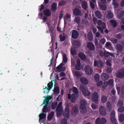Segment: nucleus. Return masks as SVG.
<instances>
[{"label":"nucleus","instance_id":"obj_1","mask_svg":"<svg viewBox=\"0 0 124 124\" xmlns=\"http://www.w3.org/2000/svg\"><path fill=\"white\" fill-rule=\"evenodd\" d=\"M80 112L83 113H85L87 111V109L85 105L87 104V102L84 99H82L80 101Z\"/></svg>","mask_w":124,"mask_h":124},{"label":"nucleus","instance_id":"obj_2","mask_svg":"<svg viewBox=\"0 0 124 124\" xmlns=\"http://www.w3.org/2000/svg\"><path fill=\"white\" fill-rule=\"evenodd\" d=\"M80 89L83 94L85 96H88L90 95V93L85 86H84L83 85H80Z\"/></svg>","mask_w":124,"mask_h":124},{"label":"nucleus","instance_id":"obj_3","mask_svg":"<svg viewBox=\"0 0 124 124\" xmlns=\"http://www.w3.org/2000/svg\"><path fill=\"white\" fill-rule=\"evenodd\" d=\"M99 98V95L97 92H94L92 95V101L97 103H98V100Z\"/></svg>","mask_w":124,"mask_h":124},{"label":"nucleus","instance_id":"obj_4","mask_svg":"<svg viewBox=\"0 0 124 124\" xmlns=\"http://www.w3.org/2000/svg\"><path fill=\"white\" fill-rule=\"evenodd\" d=\"M62 102H60L59 104L56 109L57 111V116L58 117L60 116L62 114L63 111V108L62 106Z\"/></svg>","mask_w":124,"mask_h":124},{"label":"nucleus","instance_id":"obj_5","mask_svg":"<svg viewBox=\"0 0 124 124\" xmlns=\"http://www.w3.org/2000/svg\"><path fill=\"white\" fill-rule=\"evenodd\" d=\"M53 85V84L51 82H50L47 84V87L46 86L45 88L43 89L44 90V93H48L49 91L51 89Z\"/></svg>","mask_w":124,"mask_h":124},{"label":"nucleus","instance_id":"obj_6","mask_svg":"<svg viewBox=\"0 0 124 124\" xmlns=\"http://www.w3.org/2000/svg\"><path fill=\"white\" fill-rule=\"evenodd\" d=\"M99 112L100 115L102 116H104L106 114L105 108L102 105H101L100 107Z\"/></svg>","mask_w":124,"mask_h":124},{"label":"nucleus","instance_id":"obj_7","mask_svg":"<svg viewBox=\"0 0 124 124\" xmlns=\"http://www.w3.org/2000/svg\"><path fill=\"white\" fill-rule=\"evenodd\" d=\"M85 70L86 73L88 75L92 74L93 70L91 68L89 65H86L85 68Z\"/></svg>","mask_w":124,"mask_h":124},{"label":"nucleus","instance_id":"obj_8","mask_svg":"<svg viewBox=\"0 0 124 124\" xmlns=\"http://www.w3.org/2000/svg\"><path fill=\"white\" fill-rule=\"evenodd\" d=\"M78 112V107L76 106L72 108L71 110V113L74 116L77 115Z\"/></svg>","mask_w":124,"mask_h":124},{"label":"nucleus","instance_id":"obj_9","mask_svg":"<svg viewBox=\"0 0 124 124\" xmlns=\"http://www.w3.org/2000/svg\"><path fill=\"white\" fill-rule=\"evenodd\" d=\"M94 65L95 66L102 68L103 66V63L101 61H99L98 62L95 61L94 62Z\"/></svg>","mask_w":124,"mask_h":124},{"label":"nucleus","instance_id":"obj_10","mask_svg":"<svg viewBox=\"0 0 124 124\" xmlns=\"http://www.w3.org/2000/svg\"><path fill=\"white\" fill-rule=\"evenodd\" d=\"M117 77L119 78L124 77V69H121L118 72L117 74Z\"/></svg>","mask_w":124,"mask_h":124},{"label":"nucleus","instance_id":"obj_11","mask_svg":"<svg viewBox=\"0 0 124 124\" xmlns=\"http://www.w3.org/2000/svg\"><path fill=\"white\" fill-rule=\"evenodd\" d=\"M72 34V37L74 39H76L77 38L78 35V33L76 30H74L71 31L70 32Z\"/></svg>","mask_w":124,"mask_h":124},{"label":"nucleus","instance_id":"obj_12","mask_svg":"<svg viewBox=\"0 0 124 124\" xmlns=\"http://www.w3.org/2000/svg\"><path fill=\"white\" fill-rule=\"evenodd\" d=\"M44 97L46 99L44 100L43 104H46V105L48 104L49 100H51L52 98V96L48 95L47 96V97L46 98L45 96H44Z\"/></svg>","mask_w":124,"mask_h":124},{"label":"nucleus","instance_id":"obj_13","mask_svg":"<svg viewBox=\"0 0 124 124\" xmlns=\"http://www.w3.org/2000/svg\"><path fill=\"white\" fill-rule=\"evenodd\" d=\"M87 46L90 50H93L95 49V46L91 42H88L87 44Z\"/></svg>","mask_w":124,"mask_h":124},{"label":"nucleus","instance_id":"obj_14","mask_svg":"<svg viewBox=\"0 0 124 124\" xmlns=\"http://www.w3.org/2000/svg\"><path fill=\"white\" fill-rule=\"evenodd\" d=\"M73 12L74 15L76 16H81L83 15L81 10L79 9L76 8L74 9L73 11Z\"/></svg>","mask_w":124,"mask_h":124},{"label":"nucleus","instance_id":"obj_15","mask_svg":"<svg viewBox=\"0 0 124 124\" xmlns=\"http://www.w3.org/2000/svg\"><path fill=\"white\" fill-rule=\"evenodd\" d=\"M69 109L68 107H66L65 111H64L63 115L64 117L68 118L69 113Z\"/></svg>","mask_w":124,"mask_h":124},{"label":"nucleus","instance_id":"obj_16","mask_svg":"<svg viewBox=\"0 0 124 124\" xmlns=\"http://www.w3.org/2000/svg\"><path fill=\"white\" fill-rule=\"evenodd\" d=\"M113 16V13L110 11L109 10L107 11L106 15V18L108 19H110L112 18Z\"/></svg>","mask_w":124,"mask_h":124},{"label":"nucleus","instance_id":"obj_17","mask_svg":"<svg viewBox=\"0 0 124 124\" xmlns=\"http://www.w3.org/2000/svg\"><path fill=\"white\" fill-rule=\"evenodd\" d=\"M68 96L69 99H70L71 98V101L72 102H73L75 101L76 99V95L73 94L71 96L70 95L68 94Z\"/></svg>","mask_w":124,"mask_h":124},{"label":"nucleus","instance_id":"obj_18","mask_svg":"<svg viewBox=\"0 0 124 124\" xmlns=\"http://www.w3.org/2000/svg\"><path fill=\"white\" fill-rule=\"evenodd\" d=\"M62 64L61 63L59 66L57 67V71L59 72H61V71H64L65 69V67L62 66Z\"/></svg>","mask_w":124,"mask_h":124},{"label":"nucleus","instance_id":"obj_19","mask_svg":"<svg viewBox=\"0 0 124 124\" xmlns=\"http://www.w3.org/2000/svg\"><path fill=\"white\" fill-rule=\"evenodd\" d=\"M117 90L118 94L120 93L121 92L123 94H124V87H123L121 89H121L120 87H116Z\"/></svg>","mask_w":124,"mask_h":124},{"label":"nucleus","instance_id":"obj_20","mask_svg":"<svg viewBox=\"0 0 124 124\" xmlns=\"http://www.w3.org/2000/svg\"><path fill=\"white\" fill-rule=\"evenodd\" d=\"M44 13L45 15L47 16H50L51 14L50 11L48 9H47L45 10L44 11Z\"/></svg>","mask_w":124,"mask_h":124},{"label":"nucleus","instance_id":"obj_21","mask_svg":"<svg viewBox=\"0 0 124 124\" xmlns=\"http://www.w3.org/2000/svg\"><path fill=\"white\" fill-rule=\"evenodd\" d=\"M111 108L110 103L109 101L107 102L106 103V109L107 111H110Z\"/></svg>","mask_w":124,"mask_h":124},{"label":"nucleus","instance_id":"obj_22","mask_svg":"<svg viewBox=\"0 0 124 124\" xmlns=\"http://www.w3.org/2000/svg\"><path fill=\"white\" fill-rule=\"evenodd\" d=\"M80 80L82 83L85 84L86 85L88 83L87 80L85 78L83 77L81 78Z\"/></svg>","mask_w":124,"mask_h":124},{"label":"nucleus","instance_id":"obj_23","mask_svg":"<svg viewBox=\"0 0 124 124\" xmlns=\"http://www.w3.org/2000/svg\"><path fill=\"white\" fill-rule=\"evenodd\" d=\"M77 63L76 66V69L77 70H78L80 69L81 65L80 60L79 59H78L77 60Z\"/></svg>","mask_w":124,"mask_h":124},{"label":"nucleus","instance_id":"obj_24","mask_svg":"<svg viewBox=\"0 0 124 124\" xmlns=\"http://www.w3.org/2000/svg\"><path fill=\"white\" fill-rule=\"evenodd\" d=\"M39 121L40 122L41 119H44L46 117V115L45 114L42 113L39 114Z\"/></svg>","mask_w":124,"mask_h":124},{"label":"nucleus","instance_id":"obj_25","mask_svg":"<svg viewBox=\"0 0 124 124\" xmlns=\"http://www.w3.org/2000/svg\"><path fill=\"white\" fill-rule=\"evenodd\" d=\"M99 5L100 8L102 10H105L106 9V7L104 3L101 4L100 2H99Z\"/></svg>","mask_w":124,"mask_h":124},{"label":"nucleus","instance_id":"obj_26","mask_svg":"<svg viewBox=\"0 0 124 124\" xmlns=\"http://www.w3.org/2000/svg\"><path fill=\"white\" fill-rule=\"evenodd\" d=\"M101 78L102 80H103L105 81L108 79V76L107 74L104 73L102 74L101 75Z\"/></svg>","mask_w":124,"mask_h":124},{"label":"nucleus","instance_id":"obj_27","mask_svg":"<svg viewBox=\"0 0 124 124\" xmlns=\"http://www.w3.org/2000/svg\"><path fill=\"white\" fill-rule=\"evenodd\" d=\"M47 24L48 26V27L49 28V31L51 32L53 31L54 28V26L51 25L50 22H48L47 23Z\"/></svg>","mask_w":124,"mask_h":124},{"label":"nucleus","instance_id":"obj_28","mask_svg":"<svg viewBox=\"0 0 124 124\" xmlns=\"http://www.w3.org/2000/svg\"><path fill=\"white\" fill-rule=\"evenodd\" d=\"M82 6L83 9H86L87 8V5L86 1H84L82 2Z\"/></svg>","mask_w":124,"mask_h":124},{"label":"nucleus","instance_id":"obj_29","mask_svg":"<svg viewBox=\"0 0 124 124\" xmlns=\"http://www.w3.org/2000/svg\"><path fill=\"white\" fill-rule=\"evenodd\" d=\"M124 14V11L123 10H121L119 13L118 14L117 16V17L119 19L120 18L123 16Z\"/></svg>","mask_w":124,"mask_h":124},{"label":"nucleus","instance_id":"obj_30","mask_svg":"<svg viewBox=\"0 0 124 124\" xmlns=\"http://www.w3.org/2000/svg\"><path fill=\"white\" fill-rule=\"evenodd\" d=\"M79 57L82 59L84 60L86 58V56L83 54L82 53H80L78 54Z\"/></svg>","mask_w":124,"mask_h":124},{"label":"nucleus","instance_id":"obj_31","mask_svg":"<svg viewBox=\"0 0 124 124\" xmlns=\"http://www.w3.org/2000/svg\"><path fill=\"white\" fill-rule=\"evenodd\" d=\"M107 100V98L105 96L103 95L101 97V101L102 103H105L106 102Z\"/></svg>","mask_w":124,"mask_h":124},{"label":"nucleus","instance_id":"obj_32","mask_svg":"<svg viewBox=\"0 0 124 124\" xmlns=\"http://www.w3.org/2000/svg\"><path fill=\"white\" fill-rule=\"evenodd\" d=\"M119 119L120 122H123L124 121V115L122 114H121L119 116Z\"/></svg>","mask_w":124,"mask_h":124},{"label":"nucleus","instance_id":"obj_33","mask_svg":"<svg viewBox=\"0 0 124 124\" xmlns=\"http://www.w3.org/2000/svg\"><path fill=\"white\" fill-rule=\"evenodd\" d=\"M95 14L96 16L99 18H101L102 16L101 14V12L99 11H97L95 13Z\"/></svg>","mask_w":124,"mask_h":124},{"label":"nucleus","instance_id":"obj_34","mask_svg":"<svg viewBox=\"0 0 124 124\" xmlns=\"http://www.w3.org/2000/svg\"><path fill=\"white\" fill-rule=\"evenodd\" d=\"M57 4L55 3H54L51 6V9L52 11H54L56 9L57 7Z\"/></svg>","mask_w":124,"mask_h":124},{"label":"nucleus","instance_id":"obj_35","mask_svg":"<svg viewBox=\"0 0 124 124\" xmlns=\"http://www.w3.org/2000/svg\"><path fill=\"white\" fill-rule=\"evenodd\" d=\"M54 115L53 112H52L47 117L48 119L49 120H51L53 118Z\"/></svg>","mask_w":124,"mask_h":124},{"label":"nucleus","instance_id":"obj_36","mask_svg":"<svg viewBox=\"0 0 124 124\" xmlns=\"http://www.w3.org/2000/svg\"><path fill=\"white\" fill-rule=\"evenodd\" d=\"M74 74L76 76L79 77H80L82 74V73L81 72L78 71L75 72Z\"/></svg>","mask_w":124,"mask_h":124},{"label":"nucleus","instance_id":"obj_37","mask_svg":"<svg viewBox=\"0 0 124 124\" xmlns=\"http://www.w3.org/2000/svg\"><path fill=\"white\" fill-rule=\"evenodd\" d=\"M117 49L120 51H122L123 50L122 46L121 45L118 44L116 46Z\"/></svg>","mask_w":124,"mask_h":124},{"label":"nucleus","instance_id":"obj_38","mask_svg":"<svg viewBox=\"0 0 124 124\" xmlns=\"http://www.w3.org/2000/svg\"><path fill=\"white\" fill-rule=\"evenodd\" d=\"M72 90L73 92L76 94H78V91L77 88L75 87H73Z\"/></svg>","mask_w":124,"mask_h":124},{"label":"nucleus","instance_id":"obj_39","mask_svg":"<svg viewBox=\"0 0 124 124\" xmlns=\"http://www.w3.org/2000/svg\"><path fill=\"white\" fill-rule=\"evenodd\" d=\"M88 37L89 40H91L93 38V35L92 32H90L88 33Z\"/></svg>","mask_w":124,"mask_h":124},{"label":"nucleus","instance_id":"obj_40","mask_svg":"<svg viewBox=\"0 0 124 124\" xmlns=\"http://www.w3.org/2000/svg\"><path fill=\"white\" fill-rule=\"evenodd\" d=\"M58 103L57 102H55L53 103L52 105V108L53 109H54L56 108Z\"/></svg>","mask_w":124,"mask_h":124},{"label":"nucleus","instance_id":"obj_41","mask_svg":"<svg viewBox=\"0 0 124 124\" xmlns=\"http://www.w3.org/2000/svg\"><path fill=\"white\" fill-rule=\"evenodd\" d=\"M80 18L78 17H76L74 20L75 22L78 23H79L80 21Z\"/></svg>","mask_w":124,"mask_h":124},{"label":"nucleus","instance_id":"obj_42","mask_svg":"<svg viewBox=\"0 0 124 124\" xmlns=\"http://www.w3.org/2000/svg\"><path fill=\"white\" fill-rule=\"evenodd\" d=\"M111 121L114 124H117V121L115 118H111Z\"/></svg>","mask_w":124,"mask_h":124},{"label":"nucleus","instance_id":"obj_43","mask_svg":"<svg viewBox=\"0 0 124 124\" xmlns=\"http://www.w3.org/2000/svg\"><path fill=\"white\" fill-rule=\"evenodd\" d=\"M92 108L94 110L96 109L97 107V106L95 104L92 103L91 105Z\"/></svg>","mask_w":124,"mask_h":124},{"label":"nucleus","instance_id":"obj_44","mask_svg":"<svg viewBox=\"0 0 124 124\" xmlns=\"http://www.w3.org/2000/svg\"><path fill=\"white\" fill-rule=\"evenodd\" d=\"M101 124H104L106 123L107 120L105 118L102 117L101 118Z\"/></svg>","mask_w":124,"mask_h":124},{"label":"nucleus","instance_id":"obj_45","mask_svg":"<svg viewBox=\"0 0 124 124\" xmlns=\"http://www.w3.org/2000/svg\"><path fill=\"white\" fill-rule=\"evenodd\" d=\"M60 40L61 41H64L66 39L65 37L64 36H63L62 35H61L60 36Z\"/></svg>","mask_w":124,"mask_h":124},{"label":"nucleus","instance_id":"obj_46","mask_svg":"<svg viewBox=\"0 0 124 124\" xmlns=\"http://www.w3.org/2000/svg\"><path fill=\"white\" fill-rule=\"evenodd\" d=\"M94 78L96 81H98L100 79V77L99 75L98 74H96Z\"/></svg>","mask_w":124,"mask_h":124},{"label":"nucleus","instance_id":"obj_47","mask_svg":"<svg viewBox=\"0 0 124 124\" xmlns=\"http://www.w3.org/2000/svg\"><path fill=\"white\" fill-rule=\"evenodd\" d=\"M45 104V106H44L43 108L42 111L43 112H46L48 111L47 108V104Z\"/></svg>","mask_w":124,"mask_h":124},{"label":"nucleus","instance_id":"obj_48","mask_svg":"<svg viewBox=\"0 0 124 124\" xmlns=\"http://www.w3.org/2000/svg\"><path fill=\"white\" fill-rule=\"evenodd\" d=\"M110 22L112 26L114 27H115L116 26L117 23L115 21L112 20L110 21Z\"/></svg>","mask_w":124,"mask_h":124},{"label":"nucleus","instance_id":"obj_49","mask_svg":"<svg viewBox=\"0 0 124 124\" xmlns=\"http://www.w3.org/2000/svg\"><path fill=\"white\" fill-rule=\"evenodd\" d=\"M54 91L55 93L58 94L59 91V88L58 87H55L54 90Z\"/></svg>","mask_w":124,"mask_h":124},{"label":"nucleus","instance_id":"obj_50","mask_svg":"<svg viewBox=\"0 0 124 124\" xmlns=\"http://www.w3.org/2000/svg\"><path fill=\"white\" fill-rule=\"evenodd\" d=\"M101 119L100 118H97L96 120L95 124H101Z\"/></svg>","mask_w":124,"mask_h":124},{"label":"nucleus","instance_id":"obj_51","mask_svg":"<svg viewBox=\"0 0 124 124\" xmlns=\"http://www.w3.org/2000/svg\"><path fill=\"white\" fill-rule=\"evenodd\" d=\"M61 124H67V122L65 119H63L61 121Z\"/></svg>","mask_w":124,"mask_h":124},{"label":"nucleus","instance_id":"obj_52","mask_svg":"<svg viewBox=\"0 0 124 124\" xmlns=\"http://www.w3.org/2000/svg\"><path fill=\"white\" fill-rule=\"evenodd\" d=\"M63 60L64 62H66L67 61V59L66 55L65 54H64L63 55Z\"/></svg>","mask_w":124,"mask_h":124},{"label":"nucleus","instance_id":"obj_53","mask_svg":"<svg viewBox=\"0 0 124 124\" xmlns=\"http://www.w3.org/2000/svg\"><path fill=\"white\" fill-rule=\"evenodd\" d=\"M110 115L111 118H115V112L114 111H113L111 113Z\"/></svg>","mask_w":124,"mask_h":124},{"label":"nucleus","instance_id":"obj_54","mask_svg":"<svg viewBox=\"0 0 124 124\" xmlns=\"http://www.w3.org/2000/svg\"><path fill=\"white\" fill-rule=\"evenodd\" d=\"M106 42V39H101L100 41V43L101 44H103Z\"/></svg>","mask_w":124,"mask_h":124},{"label":"nucleus","instance_id":"obj_55","mask_svg":"<svg viewBox=\"0 0 124 124\" xmlns=\"http://www.w3.org/2000/svg\"><path fill=\"white\" fill-rule=\"evenodd\" d=\"M74 44L76 46H79L80 45V42L78 41H75L74 43Z\"/></svg>","mask_w":124,"mask_h":124},{"label":"nucleus","instance_id":"obj_56","mask_svg":"<svg viewBox=\"0 0 124 124\" xmlns=\"http://www.w3.org/2000/svg\"><path fill=\"white\" fill-rule=\"evenodd\" d=\"M118 110L119 112H121L124 110V108L122 107H120L118 108Z\"/></svg>","mask_w":124,"mask_h":124},{"label":"nucleus","instance_id":"obj_57","mask_svg":"<svg viewBox=\"0 0 124 124\" xmlns=\"http://www.w3.org/2000/svg\"><path fill=\"white\" fill-rule=\"evenodd\" d=\"M123 104V102L122 101L119 100L117 102V104L119 106H121Z\"/></svg>","mask_w":124,"mask_h":124},{"label":"nucleus","instance_id":"obj_58","mask_svg":"<svg viewBox=\"0 0 124 124\" xmlns=\"http://www.w3.org/2000/svg\"><path fill=\"white\" fill-rule=\"evenodd\" d=\"M113 4L114 5V7L116 8L119 5L118 3L116 2V1L113 2Z\"/></svg>","mask_w":124,"mask_h":124},{"label":"nucleus","instance_id":"obj_59","mask_svg":"<svg viewBox=\"0 0 124 124\" xmlns=\"http://www.w3.org/2000/svg\"><path fill=\"white\" fill-rule=\"evenodd\" d=\"M103 55L104 56L108 57L109 56V52H104L103 53Z\"/></svg>","mask_w":124,"mask_h":124},{"label":"nucleus","instance_id":"obj_60","mask_svg":"<svg viewBox=\"0 0 124 124\" xmlns=\"http://www.w3.org/2000/svg\"><path fill=\"white\" fill-rule=\"evenodd\" d=\"M71 53L72 55L75 54L76 53L75 51L74 50V49L72 47L71 49Z\"/></svg>","mask_w":124,"mask_h":124},{"label":"nucleus","instance_id":"obj_61","mask_svg":"<svg viewBox=\"0 0 124 124\" xmlns=\"http://www.w3.org/2000/svg\"><path fill=\"white\" fill-rule=\"evenodd\" d=\"M111 41L114 44L116 43L117 41L116 39H112L111 40Z\"/></svg>","mask_w":124,"mask_h":124},{"label":"nucleus","instance_id":"obj_62","mask_svg":"<svg viewBox=\"0 0 124 124\" xmlns=\"http://www.w3.org/2000/svg\"><path fill=\"white\" fill-rule=\"evenodd\" d=\"M111 61L110 60H108L106 62L107 65L109 66H111Z\"/></svg>","mask_w":124,"mask_h":124},{"label":"nucleus","instance_id":"obj_63","mask_svg":"<svg viewBox=\"0 0 124 124\" xmlns=\"http://www.w3.org/2000/svg\"><path fill=\"white\" fill-rule=\"evenodd\" d=\"M108 84V82L107 81H105L102 84V86L103 87H106Z\"/></svg>","mask_w":124,"mask_h":124},{"label":"nucleus","instance_id":"obj_64","mask_svg":"<svg viewBox=\"0 0 124 124\" xmlns=\"http://www.w3.org/2000/svg\"><path fill=\"white\" fill-rule=\"evenodd\" d=\"M120 5L121 7H124V0H122L121 1Z\"/></svg>","mask_w":124,"mask_h":124}]
</instances>
